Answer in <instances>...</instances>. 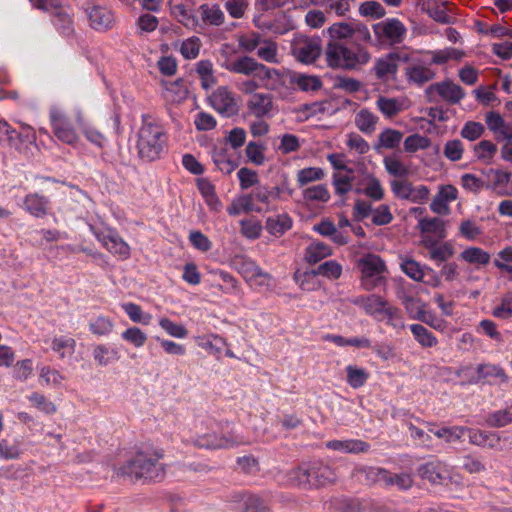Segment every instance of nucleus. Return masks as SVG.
I'll list each match as a JSON object with an SVG mask.
<instances>
[{
	"label": "nucleus",
	"instance_id": "10",
	"mask_svg": "<svg viewBox=\"0 0 512 512\" xmlns=\"http://www.w3.org/2000/svg\"><path fill=\"white\" fill-rule=\"evenodd\" d=\"M375 35L391 44L400 43L406 33L405 26L395 18L379 22L373 26Z\"/></svg>",
	"mask_w": 512,
	"mask_h": 512
},
{
	"label": "nucleus",
	"instance_id": "63",
	"mask_svg": "<svg viewBox=\"0 0 512 512\" xmlns=\"http://www.w3.org/2000/svg\"><path fill=\"white\" fill-rule=\"evenodd\" d=\"M224 7L232 18L241 19L249 7V2L248 0H227Z\"/></svg>",
	"mask_w": 512,
	"mask_h": 512
},
{
	"label": "nucleus",
	"instance_id": "53",
	"mask_svg": "<svg viewBox=\"0 0 512 512\" xmlns=\"http://www.w3.org/2000/svg\"><path fill=\"white\" fill-rule=\"evenodd\" d=\"M303 198L306 201L327 202L330 199V193L324 184H318L306 188L303 191Z\"/></svg>",
	"mask_w": 512,
	"mask_h": 512
},
{
	"label": "nucleus",
	"instance_id": "20",
	"mask_svg": "<svg viewBox=\"0 0 512 512\" xmlns=\"http://www.w3.org/2000/svg\"><path fill=\"white\" fill-rule=\"evenodd\" d=\"M25 210L37 218H43L48 214L50 201L39 193H29L25 196L24 201Z\"/></svg>",
	"mask_w": 512,
	"mask_h": 512
},
{
	"label": "nucleus",
	"instance_id": "22",
	"mask_svg": "<svg viewBox=\"0 0 512 512\" xmlns=\"http://www.w3.org/2000/svg\"><path fill=\"white\" fill-rule=\"evenodd\" d=\"M313 486H326L336 481V472L327 464L313 462L310 464Z\"/></svg>",
	"mask_w": 512,
	"mask_h": 512
},
{
	"label": "nucleus",
	"instance_id": "25",
	"mask_svg": "<svg viewBox=\"0 0 512 512\" xmlns=\"http://www.w3.org/2000/svg\"><path fill=\"white\" fill-rule=\"evenodd\" d=\"M435 72L422 64H413L405 68V76L409 83L422 86L435 78Z\"/></svg>",
	"mask_w": 512,
	"mask_h": 512
},
{
	"label": "nucleus",
	"instance_id": "55",
	"mask_svg": "<svg viewBox=\"0 0 512 512\" xmlns=\"http://www.w3.org/2000/svg\"><path fill=\"white\" fill-rule=\"evenodd\" d=\"M390 187L395 197L403 200L410 199L413 184L406 178L393 179L390 181Z\"/></svg>",
	"mask_w": 512,
	"mask_h": 512
},
{
	"label": "nucleus",
	"instance_id": "27",
	"mask_svg": "<svg viewBox=\"0 0 512 512\" xmlns=\"http://www.w3.org/2000/svg\"><path fill=\"white\" fill-rule=\"evenodd\" d=\"M326 447L331 450L352 454L364 453L370 448L367 442L358 439L331 440L326 443Z\"/></svg>",
	"mask_w": 512,
	"mask_h": 512
},
{
	"label": "nucleus",
	"instance_id": "38",
	"mask_svg": "<svg viewBox=\"0 0 512 512\" xmlns=\"http://www.w3.org/2000/svg\"><path fill=\"white\" fill-rule=\"evenodd\" d=\"M213 162L215 166L225 174H230L238 167V162L232 159L225 149L214 151Z\"/></svg>",
	"mask_w": 512,
	"mask_h": 512
},
{
	"label": "nucleus",
	"instance_id": "7",
	"mask_svg": "<svg viewBox=\"0 0 512 512\" xmlns=\"http://www.w3.org/2000/svg\"><path fill=\"white\" fill-rule=\"evenodd\" d=\"M342 274V266L335 260H329L320 264L316 269L304 273L296 272L294 277L299 283L300 287L304 290H310V282H314L318 275L324 276L329 279H338Z\"/></svg>",
	"mask_w": 512,
	"mask_h": 512
},
{
	"label": "nucleus",
	"instance_id": "47",
	"mask_svg": "<svg viewBox=\"0 0 512 512\" xmlns=\"http://www.w3.org/2000/svg\"><path fill=\"white\" fill-rule=\"evenodd\" d=\"M431 145V140L418 133L412 134L404 140V150L407 153H415L418 150H425Z\"/></svg>",
	"mask_w": 512,
	"mask_h": 512
},
{
	"label": "nucleus",
	"instance_id": "19",
	"mask_svg": "<svg viewBox=\"0 0 512 512\" xmlns=\"http://www.w3.org/2000/svg\"><path fill=\"white\" fill-rule=\"evenodd\" d=\"M376 107L386 118L391 119L406 110L409 105L405 98L379 96L376 100Z\"/></svg>",
	"mask_w": 512,
	"mask_h": 512
},
{
	"label": "nucleus",
	"instance_id": "36",
	"mask_svg": "<svg viewBox=\"0 0 512 512\" xmlns=\"http://www.w3.org/2000/svg\"><path fill=\"white\" fill-rule=\"evenodd\" d=\"M196 72L201 81V87L208 90L216 84L213 64L210 60H201L196 64Z\"/></svg>",
	"mask_w": 512,
	"mask_h": 512
},
{
	"label": "nucleus",
	"instance_id": "42",
	"mask_svg": "<svg viewBox=\"0 0 512 512\" xmlns=\"http://www.w3.org/2000/svg\"><path fill=\"white\" fill-rule=\"evenodd\" d=\"M478 381L480 379L497 378L501 382H507L508 376L504 369L494 364H480L477 367Z\"/></svg>",
	"mask_w": 512,
	"mask_h": 512
},
{
	"label": "nucleus",
	"instance_id": "50",
	"mask_svg": "<svg viewBox=\"0 0 512 512\" xmlns=\"http://www.w3.org/2000/svg\"><path fill=\"white\" fill-rule=\"evenodd\" d=\"M325 176L324 170L318 167L303 168L297 173V181L300 187L308 183L322 180Z\"/></svg>",
	"mask_w": 512,
	"mask_h": 512
},
{
	"label": "nucleus",
	"instance_id": "4",
	"mask_svg": "<svg viewBox=\"0 0 512 512\" xmlns=\"http://www.w3.org/2000/svg\"><path fill=\"white\" fill-rule=\"evenodd\" d=\"M361 271V283L365 290L371 291L385 282L386 264L379 255L366 254L358 261Z\"/></svg>",
	"mask_w": 512,
	"mask_h": 512
},
{
	"label": "nucleus",
	"instance_id": "37",
	"mask_svg": "<svg viewBox=\"0 0 512 512\" xmlns=\"http://www.w3.org/2000/svg\"><path fill=\"white\" fill-rule=\"evenodd\" d=\"M289 480L296 486L310 488L313 486L310 464L301 465L289 473Z\"/></svg>",
	"mask_w": 512,
	"mask_h": 512
},
{
	"label": "nucleus",
	"instance_id": "30",
	"mask_svg": "<svg viewBox=\"0 0 512 512\" xmlns=\"http://www.w3.org/2000/svg\"><path fill=\"white\" fill-rule=\"evenodd\" d=\"M353 23L354 22H336L327 29L329 36L328 43H340L353 39Z\"/></svg>",
	"mask_w": 512,
	"mask_h": 512
},
{
	"label": "nucleus",
	"instance_id": "44",
	"mask_svg": "<svg viewBox=\"0 0 512 512\" xmlns=\"http://www.w3.org/2000/svg\"><path fill=\"white\" fill-rule=\"evenodd\" d=\"M53 24L54 26L65 36H70L73 29V21L70 15L62 9H57L53 15Z\"/></svg>",
	"mask_w": 512,
	"mask_h": 512
},
{
	"label": "nucleus",
	"instance_id": "24",
	"mask_svg": "<svg viewBox=\"0 0 512 512\" xmlns=\"http://www.w3.org/2000/svg\"><path fill=\"white\" fill-rule=\"evenodd\" d=\"M446 473L445 465L438 460L427 462L418 468L419 476L433 484L440 483Z\"/></svg>",
	"mask_w": 512,
	"mask_h": 512
},
{
	"label": "nucleus",
	"instance_id": "52",
	"mask_svg": "<svg viewBox=\"0 0 512 512\" xmlns=\"http://www.w3.org/2000/svg\"><path fill=\"white\" fill-rule=\"evenodd\" d=\"M402 271L411 279L422 282L424 278V270L420 263L412 258H405L401 263Z\"/></svg>",
	"mask_w": 512,
	"mask_h": 512
},
{
	"label": "nucleus",
	"instance_id": "1",
	"mask_svg": "<svg viewBox=\"0 0 512 512\" xmlns=\"http://www.w3.org/2000/svg\"><path fill=\"white\" fill-rule=\"evenodd\" d=\"M163 457V449L145 447L137 451L120 470L132 480L161 481L166 475L165 465L160 462Z\"/></svg>",
	"mask_w": 512,
	"mask_h": 512
},
{
	"label": "nucleus",
	"instance_id": "17",
	"mask_svg": "<svg viewBox=\"0 0 512 512\" xmlns=\"http://www.w3.org/2000/svg\"><path fill=\"white\" fill-rule=\"evenodd\" d=\"M97 238L109 252L118 255L122 259L129 258V245L116 233L98 234Z\"/></svg>",
	"mask_w": 512,
	"mask_h": 512
},
{
	"label": "nucleus",
	"instance_id": "34",
	"mask_svg": "<svg viewBox=\"0 0 512 512\" xmlns=\"http://www.w3.org/2000/svg\"><path fill=\"white\" fill-rule=\"evenodd\" d=\"M252 211L259 212V209L254 207L253 196L251 194H245L237 197L227 207V212L231 216H237L241 213H250Z\"/></svg>",
	"mask_w": 512,
	"mask_h": 512
},
{
	"label": "nucleus",
	"instance_id": "23",
	"mask_svg": "<svg viewBox=\"0 0 512 512\" xmlns=\"http://www.w3.org/2000/svg\"><path fill=\"white\" fill-rule=\"evenodd\" d=\"M256 77L263 81V86L268 90L276 91L284 85L283 73L262 63Z\"/></svg>",
	"mask_w": 512,
	"mask_h": 512
},
{
	"label": "nucleus",
	"instance_id": "13",
	"mask_svg": "<svg viewBox=\"0 0 512 512\" xmlns=\"http://www.w3.org/2000/svg\"><path fill=\"white\" fill-rule=\"evenodd\" d=\"M250 115L258 119L268 116L273 109V97L268 93H252L246 103Z\"/></svg>",
	"mask_w": 512,
	"mask_h": 512
},
{
	"label": "nucleus",
	"instance_id": "57",
	"mask_svg": "<svg viewBox=\"0 0 512 512\" xmlns=\"http://www.w3.org/2000/svg\"><path fill=\"white\" fill-rule=\"evenodd\" d=\"M122 308L127 313L131 321L135 323L148 325L151 321L152 316L144 313L141 307L135 303H125L122 305Z\"/></svg>",
	"mask_w": 512,
	"mask_h": 512
},
{
	"label": "nucleus",
	"instance_id": "33",
	"mask_svg": "<svg viewBox=\"0 0 512 512\" xmlns=\"http://www.w3.org/2000/svg\"><path fill=\"white\" fill-rule=\"evenodd\" d=\"M330 255H332V249L329 245L315 241L307 246L305 260L310 264H316Z\"/></svg>",
	"mask_w": 512,
	"mask_h": 512
},
{
	"label": "nucleus",
	"instance_id": "49",
	"mask_svg": "<svg viewBox=\"0 0 512 512\" xmlns=\"http://www.w3.org/2000/svg\"><path fill=\"white\" fill-rule=\"evenodd\" d=\"M410 330L416 340L423 347H433L437 344V339L433 334L428 331L423 325L420 324H412L410 326Z\"/></svg>",
	"mask_w": 512,
	"mask_h": 512
},
{
	"label": "nucleus",
	"instance_id": "40",
	"mask_svg": "<svg viewBox=\"0 0 512 512\" xmlns=\"http://www.w3.org/2000/svg\"><path fill=\"white\" fill-rule=\"evenodd\" d=\"M366 186L363 190L356 189L357 193L363 192L367 197L379 201L384 197V189L381 185V182L378 178H376L373 174H367L366 176Z\"/></svg>",
	"mask_w": 512,
	"mask_h": 512
},
{
	"label": "nucleus",
	"instance_id": "48",
	"mask_svg": "<svg viewBox=\"0 0 512 512\" xmlns=\"http://www.w3.org/2000/svg\"><path fill=\"white\" fill-rule=\"evenodd\" d=\"M418 228L421 233H434L439 237H445L444 222L440 218H422L418 222Z\"/></svg>",
	"mask_w": 512,
	"mask_h": 512
},
{
	"label": "nucleus",
	"instance_id": "35",
	"mask_svg": "<svg viewBox=\"0 0 512 512\" xmlns=\"http://www.w3.org/2000/svg\"><path fill=\"white\" fill-rule=\"evenodd\" d=\"M292 226V220L287 214L269 217L266 220L267 231L274 236H281Z\"/></svg>",
	"mask_w": 512,
	"mask_h": 512
},
{
	"label": "nucleus",
	"instance_id": "31",
	"mask_svg": "<svg viewBox=\"0 0 512 512\" xmlns=\"http://www.w3.org/2000/svg\"><path fill=\"white\" fill-rule=\"evenodd\" d=\"M354 303L361 306L366 313L370 315H378L382 314L388 302L381 296L372 294L359 297L354 301Z\"/></svg>",
	"mask_w": 512,
	"mask_h": 512
},
{
	"label": "nucleus",
	"instance_id": "59",
	"mask_svg": "<svg viewBox=\"0 0 512 512\" xmlns=\"http://www.w3.org/2000/svg\"><path fill=\"white\" fill-rule=\"evenodd\" d=\"M402 304L410 316V318L418 320L423 319L422 314L424 310V304L419 299L412 296H404L402 298Z\"/></svg>",
	"mask_w": 512,
	"mask_h": 512
},
{
	"label": "nucleus",
	"instance_id": "45",
	"mask_svg": "<svg viewBox=\"0 0 512 512\" xmlns=\"http://www.w3.org/2000/svg\"><path fill=\"white\" fill-rule=\"evenodd\" d=\"M94 360L101 366L107 365L119 359V353L115 349H111L106 345L100 344L95 346L93 350Z\"/></svg>",
	"mask_w": 512,
	"mask_h": 512
},
{
	"label": "nucleus",
	"instance_id": "64",
	"mask_svg": "<svg viewBox=\"0 0 512 512\" xmlns=\"http://www.w3.org/2000/svg\"><path fill=\"white\" fill-rule=\"evenodd\" d=\"M488 447L496 451L512 449V434L498 435L492 432Z\"/></svg>",
	"mask_w": 512,
	"mask_h": 512
},
{
	"label": "nucleus",
	"instance_id": "14",
	"mask_svg": "<svg viewBox=\"0 0 512 512\" xmlns=\"http://www.w3.org/2000/svg\"><path fill=\"white\" fill-rule=\"evenodd\" d=\"M436 92L443 100L451 103H459L465 96L463 88L452 81H442L430 85L427 93Z\"/></svg>",
	"mask_w": 512,
	"mask_h": 512
},
{
	"label": "nucleus",
	"instance_id": "43",
	"mask_svg": "<svg viewBox=\"0 0 512 512\" xmlns=\"http://www.w3.org/2000/svg\"><path fill=\"white\" fill-rule=\"evenodd\" d=\"M347 372V382L352 388H360L362 387L369 378V373L364 368H358L353 365H348L346 367Z\"/></svg>",
	"mask_w": 512,
	"mask_h": 512
},
{
	"label": "nucleus",
	"instance_id": "32",
	"mask_svg": "<svg viewBox=\"0 0 512 512\" xmlns=\"http://www.w3.org/2000/svg\"><path fill=\"white\" fill-rule=\"evenodd\" d=\"M74 117L78 126L82 129L86 139L100 148L103 147L105 142L103 133H101L95 127L87 124L81 111H77Z\"/></svg>",
	"mask_w": 512,
	"mask_h": 512
},
{
	"label": "nucleus",
	"instance_id": "51",
	"mask_svg": "<svg viewBox=\"0 0 512 512\" xmlns=\"http://www.w3.org/2000/svg\"><path fill=\"white\" fill-rule=\"evenodd\" d=\"M260 45L257 50V56L268 63H278L277 43L271 40H263Z\"/></svg>",
	"mask_w": 512,
	"mask_h": 512
},
{
	"label": "nucleus",
	"instance_id": "16",
	"mask_svg": "<svg viewBox=\"0 0 512 512\" xmlns=\"http://www.w3.org/2000/svg\"><path fill=\"white\" fill-rule=\"evenodd\" d=\"M261 63L257 62L253 57L244 55L224 63L223 67L232 73L242 74L244 76L256 77Z\"/></svg>",
	"mask_w": 512,
	"mask_h": 512
},
{
	"label": "nucleus",
	"instance_id": "26",
	"mask_svg": "<svg viewBox=\"0 0 512 512\" xmlns=\"http://www.w3.org/2000/svg\"><path fill=\"white\" fill-rule=\"evenodd\" d=\"M239 443L240 442L235 439L227 438L224 436H218L215 433L199 436L195 440V445L201 448L208 449L230 448L235 445H238Z\"/></svg>",
	"mask_w": 512,
	"mask_h": 512
},
{
	"label": "nucleus",
	"instance_id": "2",
	"mask_svg": "<svg viewBox=\"0 0 512 512\" xmlns=\"http://www.w3.org/2000/svg\"><path fill=\"white\" fill-rule=\"evenodd\" d=\"M370 59L371 54L360 44L352 49L342 43H327L325 48V60L331 68L356 70L367 64Z\"/></svg>",
	"mask_w": 512,
	"mask_h": 512
},
{
	"label": "nucleus",
	"instance_id": "61",
	"mask_svg": "<svg viewBox=\"0 0 512 512\" xmlns=\"http://www.w3.org/2000/svg\"><path fill=\"white\" fill-rule=\"evenodd\" d=\"M354 179L353 173L350 174L346 172L336 173L333 175V184L335 186V191L339 195H345L352 189V181Z\"/></svg>",
	"mask_w": 512,
	"mask_h": 512
},
{
	"label": "nucleus",
	"instance_id": "60",
	"mask_svg": "<svg viewBox=\"0 0 512 512\" xmlns=\"http://www.w3.org/2000/svg\"><path fill=\"white\" fill-rule=\"evenodd\" d=\"M362 86L359 80L345 76H337L333 84L335 89L343 90L346 93H356L361 90Z\"/></svg>",
	"mask_w": 512,
	"mask_h": 512
},
{
	"label": "nucleus",
	"instance_id": "15",
	"mask_svg": "<svg viewBox=\"0 0 512 512\" xmlns=\"http://www.w3.org/2000/svg\"><path fill=\"white\" fill-rule=\"evenodd\" d=\"M388 470L381 467H372V466H360L356 467L352 472V477L355 478L358 482L372 486L378 482L390 481V478H387Z\"/></svg>",
	"mask_w": 512,
	"mask_h": 512
},
{
	"label": "nucleus",
	"instance_id": "46",
	"mask_svg": "<svg viewBox=\"0 0 512 512\" xmlns=\"http://www.w3.org/2000/svg\"><path fill=\"white\" fill-rule=\"evenodd\" d=\"M201 47L202 42L200 38L197 36H191L182 42L180 53L187 60L196 59L200 53Z\"/></svg>",
	"mask_w": 512,
	"mask_h": 512
},
{
	"label": "nucleus",
	"instance_id": "8",
	"mask_svg": "<svg viewBox=\"0 0 512 512\" xmlns=\"http://www.w3.org/2000/svg\"><path fill=\"white\" fill-rule=\"evenodd\" d=\"M209 103L222 116L238 114L239 105L235 93L227 86H219L210 96Z\"/></svg>",
	"mask_w": 512,
	"mask_h": 512
},
{
	"label": "nucleus",
	"instance_id": "54",
	"mask_svg": "<svg viewBox=\"0 0 512 512\" xmlns=\"http://www.w3.org/2000/svg\"><path fill=\"white\" fill-rule=\"evenodd\" d=\"M476 157L486 163H490L497 152V146L489 140H482L474 146Z\"/></svg>",
	"mask_w": 512,
	"mask_h": 512
},
{
	"label": "nucleus",
	"instance_id": "3",
	"mask_svg": "<svg viewBox=\"0 0 512 512\" xmlns=\"http://www.w3.org/2000/svg\"><path fill=\"white\" fill-rule=\"evenodd\" d=\"M167 137L162 126L144 120L138 132L139 157L147 162L159 159L165 150Z\"/></svg>",
	"mask_w": 512,
	"mask_h": 512
},
{
	"label": "nucleus",
	"instance_id": "29",
	"mask_svg": "<svg viewBox=\"0 0 512 512\" xmlns=\"http://www.w3.org/2000/svg\"><path fill=\"white\" fill-rule=\"evenodd\" d=\"M378 121L379 117L366 108L359 110L354 119L358 130L367 135L375 132Z\"/></svg>",
	"mask_w": 512,
	"mask_h": 512
},
{
	"label": "nucleus",
	"instance_id": "9",
	"mask_svg": "<svg viewBox=\"0 0 512 512\" xmlns=\"http://www.w3.org/2000/svg\"><path fill=\"white\" fill-rule=\"evenodd\" d=\"M85 12L90 27L98 32L111 30L116 23L114 12L105 6L88 3Z\"/></svg>",
	"mask_w": 512,
	"mask_h": 512
},
{
	"label": "nucleus",
	"instance_id": "11",
	"mask_svg": "<svg viewBox=\"0 0 512 512\" xmlns=\"http://www.w3.org/2000/svg\"><path fill=\"white\" fill-rule=\"evenodd\" d=\"M171 13L179 23L188 29L196 30L200 26L199 19L194 14L192 0H173Z\"/></svg>",
	"mask_w": 512,
	"mask_h": 512
},
{
	"label": "nucleus",
	"instance_id": "21",
	"mask_svg": "<svg viewBox=\"0 0 512 512\" xmlns=\"http://www.w3.org/2000/svg\"><path fill=\"white\" fill-rule=\"evenodd\" d=\"M403 139V133L393 128H386L377 136L373 148L380 153L382 149L393 150L399 147Z\"/></svg>",
	"mask_w": 512,
	"mask_h": 512
},
{
	"label": "nucleus",
	"instance_id": "39",
	"mask_svg": "<svg viewBox=\"0 0 512 512\" xmlns=\"http://www.w3.org/2000/svg\"><path fill=\"white\" fill-rule=\"evenodd\" d=\"M460 258L470 264L487 265L491 257L479 247H469L461 252Z\"/></svg>",
	"mask_w": 512,
	"mask_h": 512
},
{
	"label": "nucleus",
	"instance_id": "58",
	"mask_svg": "<svg viewBox=\"0 0 512 512\" xmlns=\"http://www.w3.org/2000/svg\"><path fill=\"white\" fill-rule=\"evenodd\" d=\"M90 331L97 336H106L113 331V321L105 316H99L89 324Z\"/></svg>",
	"mask_w": 512,
	"mask_h": 512
},
{
	"label": "nucleus",
	"instance_id": "28",
	"mask_svg": "<svg viewBox=\"0 0 512 512\" xmlns=\"http://www.w3.org/2000/svg\"><path fill=\"white\" fill-rule=\"evenodd\" d=\"M386 172L396 179L406 178L410 174V168L398 154H390L383 158Z\"/></svg>",
	"mask_w": 512,
	"mask_h": 512
},
{
	"label": "nucleus",
	"instance_id": "18",
	"mask_svg": "<svg viewBox=\"0 0 512 512\" xmlns=\"http://www.w3.org/2000/svg\"><path fill=\"white\" fill-rule=\"evenodd\" d=\"M400 56L397 53H389L376 60L373 71L379 80H387L394 76L398 71V60Z\"/></svg>",
	"mask_w": 512,
	"mask_h": 512
},
{
	"label": "nucleus",
	"instance_id": "6",
	"mask_svg": "<svg viewBox=\"0 0 512 512\" xmlns=\"http://www.w3.org/2000/svg\"><path fill=\"white\" fill-rule=\"evenodd\" d=\"M50 121L53 133L58 140L68 145H75L79 141L71 119L64 111L59 108H52L50 111Z\"/></svg>",
	"mask_w": 512,
	"mask_h": 512
},
{
	"label": "nucleus",
	"instance_id": "62",
	"mask_svg": "<svg viewBox=\"0 0 512 512\" xmlns=\"http://www.w3.org/2000/svg\"><path fill=\"white\" fill-rule=\"evenodd\" d=\"M295 83L302 91H317L322 87V82L317 76L311 75H298L295 78Z\"/></svg>",
	"mask_w": 512,
	"mask_h": 512
},
{
	"label": "nucleus",
	"instance_id": "5",
	"mask_svg": "<svg viewBox=\"0 0 512 512\" xmlns=\"http://www.w3.org/2000/svg\"><path fill=\"white\" fill-rule=\"evenodd\" d=\"M292 55L302 63H313L322 53L319 37L296 36L291 44Z\"/></svg>",
	"mask_w": 512,
	"mask_h": 512
},
{
	"label": "nucleus",
	"instance_id": "12",
	"mask_svg": "<svg viewBox=\"0 0 512 512\" xmlns=\"http://www.w3.org/2000/svg\"><path fill=\"white\" fill-rule=\"evenodd\" d=\"M199 27H219L225 23V14L218 3H203L197 8Z\"/></svg>",
	"mask_w": 512,
	"mask_h": 512
},
{
	"label": "nucleus",
	"instance_id": "56",
	"mask_svg": "<svg viewBox=\"0 0 512 512\" xmlns=\"http://www.w3.org/2000/svg\"><path fill=\"white\" fill-rule=\"evenodd\" d=\"M486 422L491 427H503L512 423V405L490 414Z\"/></svg>",
	"mask_w": 512,
	"mask_h": 512
},
{
	"label": "nucleus",
	"instance_id": "41",
	"mask_svg": "<svg viewBox=\"0 0 512 512\" xmlns=\"http://www.w3.org/2000/svg\"><path fill=\"white\" fill-rule=\"evenodd\" d=\"M166 91L170 101L176 103L184 101L189 93L188 87L184 80L182 79H177L175 81L167 83Z\"/></svg>",
	"mask_w": 512,
	"mask_h": 512
}]
</instances>
